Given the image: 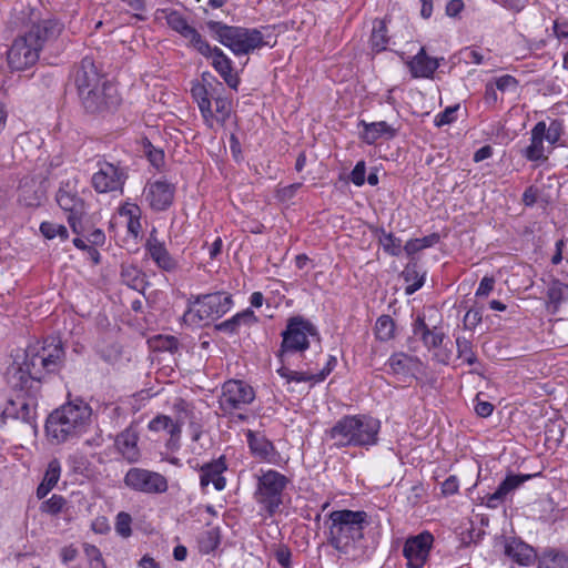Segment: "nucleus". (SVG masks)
Masks as SVG:
<instances>
[{
  "mask_svg": "<svg viewBox=\"0 0 568 568\" xmlns=\"http://www.w3.org/2000/svg\"><path fill=\"white\" fill-rule=\"evenodd\" d=\"M379 430V419L358 414L343 416L326 433L337 448H345L376 445Z\"/></svg>",
  "mask_w": 568,
  "mask_h": 568,
  "instance_id": "3",
  "label": "nucleus"
},
{
  "mask_svg": "<svg viewBox=\"0 0 568 568\" xmlns=\"http://www.w3.org/2000/svg\"><path fill=\"white\" fill-rule=\"evenodd\" d=\"M225 470L226 465L223 457L204 464L200 469L201 487L205 488L212 483L216 490H223L225 488L226 480L222 474Z\"/></svg>",
  "mask_w": 568,
  "mask_h": 568,
  "instance_id": "24",
  "label": "nucleus"
},
{
  "mask_svg": "<svg viewBox=\"0 0 568 568\" xmlns=\"http://www.w3.org/2000/svg\"><path fill=\"white\" fill-rule=\"evenodd\" d=\"M246 439L251 453L261 459H268L275 452L274 445L264 435L251 429L246 432Z\"/></svg>",
  "mask_w": 568,
  "mask_h": 568,
  "instance_id": "32",
  "label": "nucleus"
},
{
  "mask_svg": "<svg viewBox=\"0 0 568 568\" xmlns=\"http://www.w3.org/2000/svg\"><path fill=\"white\" fill-rule=\"evenodd\" d=\"M40 50L29 41L28 36L17 38L7 52L8 64L13 71H23L39 60Z\"/></svg>",
  "mask_w": 568,
  "mask_h": 568,
  "instance_id": "17",
  "label": "nucleus"
},
{
  "mask_svg": "<svg viewBox=\"0 0 568 568\" xmlns=\"http://www.w3.org/2000/svg\"><path fill=\"white\" fill-rule=\"evenodd\" d=\"M505 555L520 566H529L536 558L535 549L517 538H511L506 542Z\"/></svg>",
  "mask_w": 568,
  "mask_h": 568,
  "instance_id": "26",
  "label": "nucleus"
},
{
  "mask_svg": "<svg viewBox=\"0 0 568 568\" xmlns=\"http://www.w3.org/2000/svg\"><path fill=\"white\" fill-rule=\"evenodd\" d=\"M292 552L287 546H280L275 551V559L283 568H291Z\"/></svg>",
  "mask_w": 568,
  "mask_h": 568,
  "instance_id": "60",
  "label": "nucleus"
},
{
  "mask_svg": "<svg viewBox=\"0 0 568 568\" xmlns=\"http://www.w3.org/2000/svg\"><path fill=\"white\" fill-rule=\"evenodd\" d=\"M456 345L459 358H463L468 365H474L477 362V356L473 351L470 341L465 337H457Z\"/></svg>",
  "mask_w": 568,
  "mask_h": 568,
  "instance_id": "43",
  "label": "nucleus"
},
{
  "mask_svg": "<svg viewBox=\"0 0 568 568\" xmlns=\"http://www.w3.org/2000/svg\"><path fill=\"white\" fill-rule=\"evenodd\" d=\"M89 98H79L84 111L90 114L104 115L114 112L121 104V97L118 89L111 82H104L95 90H90Z\"/></svg>",
  "mask_w": 568,
  "mask_h": 568,
  "instance_id": "13",
  "label": "nucleus"
},
{
  "mask_svg": "<svg viewBox=\"0 0 568 568\" xmlns=\"http://www.w3.org/2000/svg\"><path fill=\"white\" fill-rule=\"evenodd\" d=\"M40 232L45 239L49 240L55 236H60L61 240H67L69 237L68 230L64 225L51 222H42L40 224Z\"/></svg>",
  "mask_w": 568,
  "mask_h": 568,
  "instance_id": "44",
  "label": "nucleus"
},
{
  "mask_svg": "<svg viewBox=\"0 0 568 568\" xmlns=\"http://www.w3.org/2000/svg\"><path fill=\"white\" fill-rule=\"evenodd\" d=\"M139 432L136 426L132 423L124 430L116 435L114 445L121 456L130 464L138 463L141 457V452L138 446Z\"/></svg>",
  "mask_w": 568,
  "mask_h": 568,
  "instance_id": "19",
  "label": "nucleus"
},
{
  "mask_svg": "<svg viewBox=\"0 0 568 568\" xmlns=\"http://www.w3.org/2000/svg\"><path fill=\"white\" fill-rule=\"evenodd\" d=\"M535 475H515L509 474L506 478L498 485L497 489L493 494H487L485 497V505L488 508H497L507 497L508 494L516 490L520 485L525 481L534 477Z\"/></svg>",
  "mask_w": 568,
  "mask_h": 568,
  "instance_id": "20",
  "label": "nucleus"
},
{
  "mask_svg": "<svg viewBox=\"0 0 568 568\" xmlns=\"http://www.w3.org/2000/svg\"><path fill=\"white\" fill-rule=\"evenodd\" d=\"M407 65L413 78H433V74L439 67L436 58L427 55L425 48H420L418 53L414 55Z\"/></svg>",
  "mask_w": 568,
  "mask_h": 568,
  "instance_id": "25",
  "label": "nucleus"
},
{
  "mask_svg": "<svg viewBox=\"0 0 568 568\" xmlns=\"http://www.w3.org/2000/svg\"><path fill=\"white\" fill-rule=\"evenodd\" d=\"M254 399L255 390L250 384L241 379H229L222 385L219 407L223 415H234L236 410H243Z\"/></svg>",
  "mask_w": 568,
  "mask_h": 568,
  "instance_id": "12",
  "label": "nucleus"
},
{
  "mask_svg": "<svg viewBox=\"0 0 568 568\" xmlns=\"http://www.w3.org/2000/svg\"><path fill=\"white\" fill-rule=\"evenodd\" d=\"M538 195V186L534 184L529 185L523 193L521 202L525 206L531 207L535 204L539 203Z\"/></svg>",
  "mask_w": 568,
  "mask_h": 568,
  "instance_id": "56",
  "label": "nucleus"
},
{
  "mask_svg": "<svg viewBox=\"0 0 568 568\" xmlns=\"http://www.w3.org/2000/svg\"><path fill=\"white\" fill-rule=\"evenodd\" d=\"M123 483L134 491L150 495L163 494L169 488L168 479L162 474L140 467L130 468Z\"/></svg>",
  "mask_w": 568,
  "mask_h": 568,
  "instance_id": "15",
  "label": "nucleus"
},
{
  "mask_svg": "<svg viewBox=\"0 0 568 568\" xmlns=\"http://www.w3.org/2000/svg\"><path fill=\"white\" fill-rule=\"evenodd\" d=\"M159 348L171 353L179 348V339L174 336L159 337Z\"/></svg>",
  "mask_w": 568,
  "mask_h": 568,
  "instance_id": "62",
  "label": "nucleus"
},
{
  "mask_svg": "<svg viewBox=\"0 0 568 568\" xmlns=\"http://www.w3.org/2000/svg\"><path fill=\"white\" fill-rule=\"evenodd\" d=\"M388 365L393 374L407 377L419 373L422 362L417 357L398 353L389 357Z\"/></svg>",
  "mask_w": 568,
  "mask_h": 568,
  "instance_id": "27",
  "label": "nucleus"
},
{
  "mask_svg": "<svg viewBox=\"0 0 568 568\" xmlns=\"http://www.w3.org/2000/svg\"><path fill=\"white\" fill-rule=\"evenodd\" d=\"M359 125H363L364 131L362 139L367 144H374L379 138L393 139L397 134V130L390 126L385 121L367 123L361 121Z\"/></svg>",
  "mask_w": 568,
  "mask_h": 568,
  "instance_id": "30",
  "label": "nucleus"
},
{
  "mask_svg": "<svg viewBox=\"0 0 568 568\" xmlns=\"http://www.w3.org/2000/svg\"><path fill=\"white\" fill-rule=\"evenodd\" d=\"M144 152L153 166L160 168L163 165L164 152L162 150L154 148L151 142L148 141L144 144Z\"/></svg>",
  "mask_w": 568,
  "mask_h": 568,
  "instance_id": "53",
  "label": "nucleus"
},
{
  "mask_svg": "<svg viewBox=\"0 0 568 568\" xmlns=\"http://www.w3.org/2000/svg\"><path fill=\"white\" fill-rule=\"evenodd\" d=\"M206 27L212 36L235 55H243L270 45L264 33L256 28L227 26L220 21L209 20Z\"/></svg>",
  "mask_w": 568,
  "mask_h": 568,
  "instance_id": "5",
  "label": "nucleus"
},
{
  "mask_svg": "<svg viewBox=\"0 0 568 568\" xmlns=\"http://www.w3.org/2000/svg\"><path fill=\"white\" fill-rule=\"evenodd\" d=\"M258 322L257 316L255 315L252 308H246L240 313H236L231 318L223 321L219 324H215L214 328L219 332H224L227 334H236L241 326L252 327Z\"/></svg>",
  "mask_w": 568,
  "mask_h": 568,
  "instance_id": "28",
  "label": "nucleus"
},
{
  "mask_svg": "<svg viewBox=\"0 0 568 568\" xmlns=\"http://www.w3.org/2000/svg\"><path fill=\"white\" fill-rule=\"evenodd\" d=\"M439 240H440L439 234L432 233L422 239L409 240L405 244L404 250L407 255H414L415 253H417L424 248L432 247V246L436 245L439 242Z\"/></svg>",
  "mask_w": 568,
  "mask_h": 568,
  "instance_id": "37",
  "label": "nucleus"
},
{
  "mask_svg": "<svg viewBox=\"0 0 568 568\" xmlns=\"http://www.w3.org/2000/svg\"><path fill=\"white\" fill-rule=\"evenodd\" d=\"M232 306V295L225 292L191 296L182 320L187 325H200L205 320L221 318Z\"/></svg>",
  "mask_w": 568,
  "mask_h": 568,
  "instance_id": "7",
  "label": "nucleus"
},
{
  "mask_svg": "<svg viewBox=\"0 0 568 568\" xmlns=\"http://www.w3.org/2000/svg\"><path fill=\"white\" fill-rule=\"evenodd\" d=\"M145 248L150 257L161 270L173 272L178 268V261L169 253L164 243L160 242L152 234L146 241Z\"/></svg>",
  "mask_w": 568,
  "mask_h": 568,
  "instance_id": "23",
  "label": "nucleus"
},
{
  "mask_svg": "<svg viewBox=\"0 0 568 568\" xmlns=\"http://www.w3.org/2000/svg\"><path fill=\"white\" fill-rule=\"evenodd\" d=\"M288 483L290 479L285 475L273 469L263 473L258 477L254 496L257 504L270 517L280 510L283 504L284 490Z\"/></svg>",
  "mask_w": 568,
  "mask_h": 568,
  "instance_id": "9",
  "label": "nucleus"
},
{
  "mask_svg": "<svg viewBox=\"0 0 568 568\" xmlns=\"http://www.w3.org/2000/svg\"><path fill=\"white\" fill-rule=\"evenodd\" d=\"M444 338L445 333L435 326L434 328L429 329V332H426V334L422 337V341L427 348H437L443 344Z\"/></svg>",
  "mask_w": 568,
  "mask_h": 568,
  "instance_id": "50",
  "label": "nucleus"
},
{
  "mask_svg": "<svg viewBox=\"0 0 568 568\" xmlns=\"http://www.w3.org/2000/svg\"><path fill=\"white\" fill-rule=\"evenodd\" d=\"M566 285L559 280H554L547 290V298L549 303L554 304L557 307L564 300V292L566 290Z\"/></svg>",
  "mask_w": 568,
  "mask_h": 568,
  "instance_id": "48",
  "label": "nucleus"
},
{
  "mask_svg": "<svg viewBox=\"0 0 568 568\" xmlns=\"http://www.w3.org/2000/svg\"><path fill=\"white\" fill-rule=\"evenodd\" d=\"M434 537L428 531H423L417 536L409 537L403 549V555L407 559L408 568H423L428 559Z\"/></svg>",
  "mask_w": 568,
  "mask_h": 568,
  "instance_id": "18",
  "label": "nucleus"
},
{
  "mask_svg": "<svg viewBox=\"0 0 568 568\" xmlns=\"http://www.w3.org/2000/svg\"><path fill=\"white\" fill-rule=\"evenodd\" d=\"M67 500L61 495H52L48 500L42 501L40 510L44 514L55 516L60 514L65 506Z\"/></svg>",
  "mask_w": 568,
  "mask_h": 568,
  "instance_id": "46",
  "label": "nucleus"
},
{
  "mask_svg": "<svg viewBox=\"0 0 568 568\" xmlns=\"http://www.w3.org/2000/svg\"><path fill=\"white\" fill-rule=\"evenodd\" d=\"M483 313L480 308H470L466 315L464 316V327L465 329L473 331L476 326L481 322Z\"/></svg>",
  "mask_w": 568,
  "mask_h": 568,
  "instance_id": "55",
  "label": "nucleus"
},
{
  "mask_svg": "<svg viewBox=\"0 0 568 568\" xmlns=\"http://www.w3.org/2000/svg\"><path fill=\"white\" fill-rule=\"evenodd\" d=\"M538 568H568V556L555 549H547L539 560Z\"/></svg>",
  "mask_w": 568,
  "mask_h": 568,
  "instance_id": "35",
  "label": "nucleus"
},
{
  "mask_svg": "<svg viewBox=\"0 0 568 568\" xmlns=\"http://www.w3.org/2000/svg\"><path fill=\"white\" fill-rule=\"evenodd\" d=\"M191 94L193 99L196 101L197 106L201 111V114L204 119L205 124L209 128H213V111L211 100L214 97V93H211L205 84L196 81L192 84Z\"/></svg>",
  "mask_w": 568,
  "mask_h": 568,
  "instance_id": "29",
  "label": "nucleus"
},
{
  "mask_svg": "<svg viewBox=\"0 0 568 568\" xmlns=\"http://www.w3.org/2000/svg\"><path fill=\"white\" fill-rule=\"evenodd\" d=\"M98 171L91 176V185L98 193L122 191L128 173L119 163L114 164L104 159L97 162Z\"/></svg>",
  "mask_w": 568,
  "mask_h": 568,
  "instance_id": "14",
  "label": "nucleus"
},
{
  "mask_svg": "<svg viewBox=\"0 0 568 568\" xmlns=\"http://www.w3.org/2000/svg\"><path fill=\"white\" fill-rule=\"evenodd\" d=\"M395 323L389 315H382L377 318L375 334L379 341L387 342L394 337Z\"/></svg>",
  "mask_w": 568,
  "mask_h": 568,
  "instance_id": "40",
  "label": "nucleus"
},
{
  "mask_svg": "<svg viewBox=\"0 0 568 568\" xmlns=\"http://www.w3.org/2000/svg\"><path fill=\"white\" fill-rule=\"evenodd\" d=\"M521 155L525 156L528 161L545 160L544 141L535 140V138H531L530 144L521 151Z\"/></svg>",
  "mask_w": 568,
  "mask_h": 568,
  "instance_id": "47",
  "label": "nucleus"
},
{
  "mask_svg": "<svg viewBox=\"0 0 568 568\" xmlns=\"http://www.w3.org/2000/svg\"><path fill=\"white\" fill-rule=\"evenodd\" d=\"M459 109V104L447 106L443 112L438 113L435 118V125L440 128L446 124H450L456 120V112Z\"/></svg>",
  "mask_w": 568,
  "mask_h": 568,
  "instance_id": "54",
  "label": "nucleus"
},
{
  "mask_svg": "<svg viewBox=\"0 0 568 568\" xmlns=\"http://www.w3.org/2000/svg\"><path fill=\"white\" fill-rule=\"evenodd\" d=\"M495 278L493 276H484L476 291L477 297L488 296L495 287Z\"/></svg>",
  "mask_w": 568,
  "mask_h": 568,
  "instance_id": "58",
  "label": "nucleus"
},
{
  "mask_svg": "<svg viewBox=\"0 0 568 568\" xmlns=\"http://www.w3.org/2000/svg\"><path fill=\"white\" fill-rule=\"evenodd\" d=\"M365 174H366L365 162L359 161L356 163V165L352 170L349 179L355 185L361 186L365 183Z\"/></svg>",
  "mask_w": 568,
  "mask_h": 568,
  "instance_id": "57",
  "label": "nucleus"
},
{
  "mask_svg": "<svg viewBox=\"0 0 568 568\" xmlns=\"http://www.w3.org/2000/svg\"><path fill=\"white\" fill-rule=\"evenodd\" d=\"M389 38L387 37V27L385 20H374L373 30L371 34L372 49L376 52L386 50Z\"/></svg>",
  "mask_w": 568,
  "mask_h": 568,
  "instance_id": "34",
  "label": "nucleus"
},
{
  "mask_svg": "<svg viewBox=\"0 0 568 568\" xmlns=\"http://www.w3.org/2000/svg\"><path fill=\"white\" fill-rule=\"evenodd\" d=\"M73 82L77 88L78 97L89 98V91L95 90L104 82H109L104 74L101 73L94 61L90 57H84L80 64L74 68Z\"/></svg>",
  "mask_w": 568,
  "mask_h": 568,
  "instance_id": "16",
  "label": "nucleus"
},
{
  "mask_svg": "<svg viewBox=\"0 0 568 568\" xmlns=\"http://www.w3.org/2000/svg\"><path fill=\"white\" fill-rule=\"evenodd\" d=\"M83 550L89 558V568H103L106 567L100 549L91 544H84Z\"/></svg>",
  "mask_w": 568,
  "mask_h": 568,
  "instance_id": "49",
  "label": "nucleus"
},
{
  "mask_svg": "<svg viewBox=\"0 0 568 568\" xmlns=\"http://www.w3.org/2000/svg\"><path fill=\"white\" fill-rule=\"evenodd\" d=\"M33 13L34 11L30 7H22L19 11L14 8L13 16L16 20L13 23L16 27L31 23L32 26L26 34L29 41L41 51L45 43L55 40L60 36L63 24L57 19H44L34 22L32 20Z\"/></svg>",
  "mask_w": 568,
  "mask_h": 568,
  "instance_id": "11",
  "label": "nucleus"
},
{
  "mask_svg": "<svg viewBox=\"0 0 568 568\" xmlns=\"http://www.w3.org/2000/svg\"><path fill=\"white\" fill-rule=\"evenodd\" d=\"M183 38L189 40V45L196 50L200 54L205 58L211 57L214 47L212 48L195 28L192 27Z\"/></svg>",
  "mask_w": 568,
  "mask_h": 568,
  "instance_id": "36",
  "label": "nucleus"
},
{
  "mask_svg": "<svg viewBox=\"0 0 568 568\" xmlns=\"http://www.w3.org/2000/svg\"><path fill=\"white\" fill-rule=\"evenodd\" d=\"M60 474H61L60 462L57 458H54L49 463L42 480L45 483V485H51L52 487H54L57 485V483L59 481Z\"/></svg>",
  "mask_w": 568,
  "mask_h": 568,
  "instance_id": "51",
  "label": "nucleus"
},
{
  "mask_svg": "<svg viewBox=\"0 0 568 568\" xmlns=\"http://www.w3.org/2000/svg\"><path fill=\"white\" fill-rule=\"evenodd\" d=\"M281 336L282 343L277 352L281 363H290V357L296 353L302 355L310 347V338L320 341L316 326L301 315L287 320L286 327Z\"/></svg>",
  "mask_w": 568,
  "mask_h": 568,
  "instance_id": "6",
  "label": "nucleus"
},
{
  "mask_svg": "<svg viewBox=\"0 0 568 568\" xmlns=\"http://www.w3.org/2000/svg\"><path fill=\"white\" fill-rule=\"evenodd\" d=\"M327 542L341 555L353 559L364 555V529L368 525V515L364 510L341 509L328 515Z\"/></svg>",
  "mask_w": 568,
  "mask_h": 568,
  "instance_id": "2",
  "label": "nucleus"
},
{
  "mask_svg": "<svg viewBox=\"0 0 568 568\" xmlns=\"http://www.w3.org/2000/svg\"><path fill=\"white\" fill-rule=\"evenodd\" d=\"M78 178H69L61 181L55 194L58 205L68 213L67 220L73 233L80 235L83 232L82 219L85 215V202L78 192Z\"/></svg>",
  "mask_w": 568,
  "mask_h": 568,
  "instance_id": "10",
  "label": "nucleus"
},
{
  "mask_svg": "<svg viewBox=\"0 0 568 568\" xmlns=\"http://www.w3.org/2000/svg\"><path fill=\"white\" fill-rule=\"evenodd\" d=\"M210 58H212V67L214 70L231 89L237 91L241 80L239 74L233 72L232 60L219 47H214Z\"/></svg>",
  "mask_w": 568,
  "mask_h": 568,
  "instance_id": "22",
  "label": "nucleus"
},
{
  "mask_svg": "<svg viewBox=\"0 0 568 568\" xmlns=\"http://www.w3.org/2000/svg\"><path fill=\"white\" fill-rule=\"evenodd\" d=\"M174 186L166 181H155L149 187L146 200L155 211L166 210L173 202Z\"/></svg>",
  "mask_w": 568,
  "mask_h": 568,
  "instance_id": "21",
  "label": "nucleus"
},
{
  "mask_svg": "<svg viewBox=\"0 0 568 568\" xmlns=\"http://www.w3.org/2000/svg\"><path fill=\"white\" fill-rule=\"evenodd\" d=\"M12 390L14 395L7 400L1 413V420L3 423H6L7 419L21 420L37 432V407L40 396L39 387L33 384V387L28 386L22 387V389Z\"/></svg>",
  "mask_w": 568,
  "mask_h": 568,
  "instance_id": "8",
  "label": "nucleus"
},
{
  "mask_svg": "<svg viewBox=\"0 0 568 568\" xmlns=\"http://www.w3.org/2000/svg\"><path fill=\"white\" fill-rule=\"evenodd\" d=\"M64 349L60 339L47 338L42 346H29L22 363H13L8 367L6 378L11 389L36 384L41 390V379L47 374L58 373L63 366Z\"/></svg>",
  "mask_w": 568,
  "mask_h": 568,
  "instance_id": "1",
  "label": "nucleus"
},
{
  "mask_svg": "<svg viewBox=\"0 0 568 568\" xmlns=\"http://www.w3.org/2000/svg\"><path fill=\"white\" fill-rule=\"evenodd\" d=\"M382 235L379 242L385 252L392 256H398L402 252L400 240L397 239L393 233H387L384 230L381 231Z\"/></svg>",
  "mask_w": 568,
  "mask_h": 568,
  "instance_id": "42",
  "label": "nucleus"
},
{
  "mask_svg": "<svg viewBox=\"0 0 568 568\" xmlns=\"http://www.w3.org/2000/svg\"><path fill=\"white\" fill-rule=\"evenodd\" d=\"M19 202L26 206H38L43 199V191L33 179L22 180L19 184Z\"/></svg>",
  "mask_w": 568,
  "mask_h": 568,
  "instance_id": "31",
  "label": "nucleus"
},
{
  "mask_svg": "<svg viewBox=\"0 0 568 568\" xmlns=\"http://www.w3.org/2000/svg\"><path fill=\"white\" fill-rule=\"evenodd\" d=\"M166 23L169 27L184 37L187 31L192 28L186 19L176 10H172L166 14Z\"/></svg>",
  "mask_w": 568,
  "mask_h": 568,
  "instance_id": "41",
  "label": "nucleus"
},
{
  "mask_svg": "<svg viewBox=\"0 0 568 568\" xmlns=\"http://www.w3.org/2000/svg\"><path fill=\"white\" fill-rule=\"evenodd\" d=\"M290 363H281V367L277 369V373L281 377L285 378L287 383L291 382H313V383H320V381H316V374L308 373V372H297L292 371L288 368Z\"/></svg>",
  "mask_w": 568,
  "mask_h": 568,
  "instance_id": "38",
  "label": "nucleus"
},
{
  "mask_svg": "<svg viewBox=\"0 0 568 568\" xmlns=\"http://www.w3.org/2000/svg\"><path fill=\"white\" fill-rule=\"evenodd\" d=\"M458 480L455 476H449L442 485V493L445 496H450L457 493Z\"/></svg>",
  "mask_w": 568,
  "mask_h": 568,
  "instance_id": "63",
  "label": "nucleus"
},
{
  "mask_svg": "<svg viewBox=\"0 0 568 568\" xmlns=\"http://www.w3.org/2000/svg\"><path fill=\"white\" fill-rule=\"evenodd\" d=\"M132 518L128 513L121 511L116 516L115 530L122 537H129L132 534Z\"/></svg>",
  "mask_w": 568,
  "mask_h": 568,
  "instance_id": "52",
  "label": "nucleus"
},
{
  "mask_svg": "<svg viewBox=\"0 0 568 568\" xmlns=\"http://www.w3.org/2000/svg\"><path fill=\"white\" fill-rule=\"evenodd\" d=\"M172 419L166 415H158L149 423V429L152 432L168 430Z\"/></svg>",
  "mask_w": 568,
  "mask_h": 568,
  "instance_id": "59",
  "label": "nucleus"
},
{
  "mask_svg": "<svg viewBox=\"0 0 568 568\" xmlns=\"http://www.w3.org/2000/svg\"><path fill=\"white\" fill-rule=\"evenodd\" d=\"M123 281L133 290L139 291L144 285L143 275L135 267H124L121 272Z\"/></svg>",
  "mask_w": 568,
  "mask_h": 568,
  "instance_id": "45",
  "label": "nucleus"
},
{
  "mask_svg": "<svg viewBox=\"0 0 568 568\" xmlns=\"http://www.w3.org/2000/svg\"><path fill=\"white\" fill-rule=\"evenodd\" d=\"M425 275V272L420 273L417 262L410 261L402 272V277L407 283L405 293L412 295L418 291L424 285Z\"/></svg>",
  "mask_w": 568,
  "mask_h": 568,
  "instance_id": "33",
  "label": "nucleus"
},
{
  "mask_svg": "<svg viewBox=\"0 0 568 568\" xmlns=\"http://www.w3.org/2000/svg\"><path fill=\"white\" fill-rule=\"evenodd\" d=\"M215 113H213V122L224 125L230 119L232 112V102L225 97L214 95Z\"/></svg>",
  "mask_w": 568,
  "mask_h": 568,
  "instance_id": "39",
  "label": "nucleus"
},
{
  "mask_svg": "<svg viewBox=\"0 0 568 568\" xmlns=\"http://www.w3.org/2000/svg\"><path fill=\"white\" fill-rule=\"evenodd\" d=\"M518 81L513 75L506 74L496 79L495 87L500 91H506L509 88H516Z\"/></svg>",
  "mask_w": 568,
  "mask_h": 568,
  "instance_id": "61",
  "label": "nucleus"
},
{
  "mask_svg": "<svg viewBox=\"0 0 568 568\" xmlns=\"http://www.w3.org/2000/svg\"><path fill=\"white\" fill-rule=\"evenodd\" d=\"M91 414V407L82 400L69 402L54 409L45 420L49 440L61 444L78 437L89 425Z\"/></svg>",
  "mask_w": 568,
  "mask_h": 568,
  "instance_id": "4",
  "label": "nucleus"
},
{
  "mask_svg": "<svg viewBox=\"0 0 568 568\" xmlns=\"http://www.w3.org/2000/svg\"><path fill=\"white\" fill-rule=\"evenodd\" d=\"M464 7L463 0H450L446 4V14L455 18L464 10Z\"/></svg>",
  "mask_w": 568,
  "mask_h": 568,
  "instance_id": "64",
  "label": "nucleus"
}]
</instances>
